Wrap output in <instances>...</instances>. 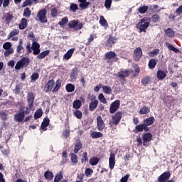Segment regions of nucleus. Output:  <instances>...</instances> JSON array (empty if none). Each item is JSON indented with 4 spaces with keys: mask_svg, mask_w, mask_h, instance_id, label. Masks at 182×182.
<instances>
[{
    "mask_svg": "<svg viewBox=\"0 0 182 182\" xmlns=\"http://www.w3.org/2000/svg\"><path fill=\"white\" fill-rule=\"evenodd\" d=\"M70 9V11H72V12H76L79 9V7H78L77 4L71 3Z\"/></svg>",
    "mask_w": 182,
    "mask_h": 182,
    "instance_id": "46",
    "label": "nucleus"
},
{
    "mask_svg": "<svg viewBox=\"0 0 182 182\" xmlns=\"http://www.w3.org/2000/svg\"><path fill=\"white\" fill-rule=\"evenodd\" d=\"M74 116L77 117V119H82V112L80 110H76L75 112H74Z\"/></svg>",
    "mask_w": 182,
    "mask_h": 182,
    "instance_id": "55",
    "label": "nucleus"
},
{
    "mask_svg": "<svg viewBox=\"0 0 182 182\" xmlns=\"http://www.w3.org/2000/svg\"><path fill=\"white\" fill-rule=\"evenodd\" d=\"M31 49L33 50V55H39L41 53V46L37 42H33Z\"/></svg>",
    "mask_w": 182,
    "mask_h": 182,
    "instance_id": "11",
    "label": "nucleus"
},
{
    "mask_svg": "<svg viewBox=\"0 0 182 182\" xmlns=\"http://www.w3.org/2000/svg\"><path fill=\"white\" fill-rule=\"evenodd\" d=\"M31 14H32V12L29 8L27 7L24 9L23 16H25V18H29V16H31Z\"/></svg>",
    "mask_w": 182,
    "mask_h": 182,
    "instance_id": "47",
    "label": "nucleus"
},
{
    "mask_svg": "<svg viewBox=\"0 0 182 182\" xmlns=\"http://www.w3.org/2000/svg\"><path fill=\"white\" fill-rule=\"evenodd\" d=\"M139 113L141 114H148V113H150V108L146 106H144L142 108H141Z\"/></svg>",
    "mask_w": 182,
    "mask_h": 182,
    "instance_id": "36",
    "label": "nucleus"
},
{
    "mask_svg": "<svg viewBox=\"0 0 182 182\" xmlns=\"http://www.w3.org/2000/svg\"><path fill=\"white\" fill-rule=\"evenodd\" d=\"M141 84L144 86H146V85H147L149 83V82H150V77H145L141 80Z\"/></svg>",
    "mask_w": 182,
    "mask_h": 182,
    "instance_id": "56",
    "label": "nucleus"
},
{
    "mask_svg": "<svg viewBox=\"0 0 182 182\" xmlns=\"http://www.w3.org/2000/svg\"><path fill=\"white\" fill-rule=\"evenodd\" d=\"M61 85H62V81H60V80H58L55 82V86L52 90L53 93H55V92H58V90L60 89Z\"/></svg>",
    "mask_w": 182,
    "mask_h": 182,
    "instance_id": "29",
    "label": "nucleus"
},
{
    "mask_svg": "<svg viewBox=\"0 0 182 182\" xmlns=\"http://www.w3.org/2000/svg\"><path fill=\"white\" fill-rule=\"evenodd\" d=\"M97 126L98 127L99 132L103 131L105 129V122H103V119L102 118V116H99L97 118Z\"/></svg>",
    "mask_w": 182,
    "mask_h": 182,
    "instance_id": "12",
    "label": "nucleus"
},
{
    "mask_svg": "<svg viewBox=\"0 0 182 182\" xmlns=\"http://www.w3.org/2000/svg\"><path fill=\"white\" fill-rule=\"evenodd\" d=\"M147 21V18H144L136 24V28L139 29V32H146V30L150 26V22Z\"/></svg>",
    "mask_w": 182,
    "mask_h": 182,
    "instance_id": "1",
    "label": "nucleus"
},
{
    "mask_svg": "<svg viewBox=\"0 0 182 182\" xmlns=\"http://www.w3.org/2000/svg\"><path fill=\"white\" fill-rule=\"evenodd\" d=\"M24 119H25V112H20L18 114H16L14 116L15 121L18 122V123H21V122H23Z\"/></svg>",
    "mask_w": 182,
    "mask_h": 182,
    "instance_id": "17",
    "label": "nucleus"
},
{
    "mask_svg": "<svg viewBox=\"0 0 182 182\" xmlns=\"http://www.w3.org/2000/svg\"><path fill=\"white\" fill-rule=\"evenodd\" d=\"M149 11V6H143L138 9V12L139 14H146Z\"/></svg>",
    "mask_w": 182,
    "mask_h": 182,
    "instance_id": "41",
    "label": "nucleus"
},
{
    "mask_svg": "<svg viewBox=\"0 0 182 182\" xmlns=\"http://www.w3.org/2000/svg\"><path fill=\"white\" fill-rule=\"evenodd\" d=\"M95 38H96V35L91 34L90 36V37L88 38L87 45H90V43H92V42H93V41L95 40Z\"/></svg>",
    "mask_w": 182,
    "mask_h": 182,
    "instance_id": "54",
    "label": "nucleus"
},
{
    "mask_svg": "<svg viewBox=\"0 0 182 182\" xmlns=\"http://www.w3.org/2000/svg\"><path fill=\"white\" fill-rule=\"evenodd\" d=\"M14 53V49L13 48H9V50H6L4 52V56L8 57L9 55H12Z\"/></svg>",
    "mask_w": 182,
    "mask_h": 182,
    "instance_id": "57",
    "label": "nucleus"
},
{
    "mask_svg": "<svg viewBox=\"0 0 182 182\" xmlns=\"http://www.w3.org/2000/svg\"><path fill=\"white\" fill-rule=\"evenodd\" d=\"M63 178V173L59 172L57 173L54 178V182H59Z\"/></svg>",
    "mask_w": 182,
    "mask_h": 182,
    "instance_id": "39",
    "label": "nucleus"
},
{
    "mask_svg": "<svg viewBox=\"0 0 182 182\" xmlns=\"http://www.w3.org/2000/svg\"><path fill=\"white\" fill-rule=\"evenodd\" d=\"M165 33L168 38H174L176 35V33H174V31H173L171 28H167L165 30Z\"/></svg>",
    "mask_w": 182,
    "mask_h": 182,
    "instance_id": "26",
    "label": "nucleus"
},
{
    "mask_svg": "<svg viewBox=\"0 0 182 182\" xmlns=\"http://www.w3.org/2000/svg\"><path fill=\"white\" fill-rule=\"evenodd\" d=\"M59 15V11H58V9L56 7H53V6H51V16L53 18H56Z\"/></svg>",
    "mask_w": 182,
    "mask_h": 182,
    "instance_id": "38",
    "label": "nucleus"
},
{
    "mask_svg": "<svg viewBox=\"0 0 182 182\" xmlns=\"http://www.w3.org/2000/svg\"><path fill=\"white\" fill-rule=\"evenodd\" d=\"M152 22L156 23L160 21V16L158 14H154L151 16Z\"/></svg>",
    "mask_w": 182,
    "mask_h": 182,
    "instance_id": "52",
    "label": "nucleus"
},
{
    "mask_svg": "<svg viewBox=\"0 0 182 182\" xmlns=\"http://www.w3.org/2000/svg\"><path fill=\"white\" fill-rule=\"evenodd\" d=\"M132 73H133V70H132V69L124 70H122L119 73H118V76L121 79H124V77H127L130 76V75H132Z\"/></svg>",
    "mask_w": 182,
    "mask_h": 182,
    "instance_id": "8",
    "label": "nucleus"
},
{
    "mask_svg": "<svg viewBox=\"0 0 182 182\" xmlns=\"http://www.w3.org/2000/svg\"><path fill=\"white\" fill-rule=\"evenodd\" d=\"M46 14H48V11L46 10V9H43L41 10L37 14V18H38L41 23H45L48 22V19L46 18Z\"/></svg>",
    "mask_w": 182,
    "mask_h": 182,
    "instance_id": "3",
    "label": "nucleus"
},
{
    "mask_svg": "<svg viewBox=\"0 0 182 182\" xmlns=\"http://www.w3.org/2000/svg\"><path fill=\"white\" fill-rule=\"evenodd\" d=\"M99 161H100V159L97 157L95 156H92L90 159V164L91 166H97V164H99Z\"/></svg>",
    "mask_w": 182,
    "mask_h": 182,
    "instance_id": "23",
    "label": "nucleus"
},
{
    "mask_svg": "<svg viewBox=\"0 0 182 182\" xmlns=\"http://www.w3.org/2000/svg\"><path fill=\"white\" fill-rule=\"evenodd\" d=\"M14 18V16L9 13L5 14L2 19L6 23V25H9L11 23V20Z\"/></svg>",
    "mask_w": 182,
    "mask_h": 182,
    "instance_id": "15",
    "label": "nucleus"
},
{
    "mask_svg": "<svg viewBox=\"0 0 182 182\" xmlns=\"http://www.w3.org/2000/svg\"><path fill=\"white\" fill-rule=\"evenodd\" d=\"M26 26H28V21L25 18H21L20 23L18 25L19 29H25Z\"/></svg>",
    "mask_w": 182,
    "mask_h": 182,
    "instance_id": "20",
    "label": "nucleus"
},
{
    "mask_svg": "<svg viewBox=\"0 0 182 182\" xmlns=\"http://www.w3.org/2000/svg\"><path fill=\"white\" fill-rule=\"evenodd\" d=\"M73 52H75V49L72 48L70 49L65 55L64 58L69 60L70 58H72V55H73Z\"/></svg>",
    "mask_w": 182,
    "mask_h": 182,
    "instance_id": "34",
    "label": "nucleus"
},
{
    "mask_svg": "<svg viewBox=\"0 0 182 182\" xmlns=\"http://www.w3.org/2000/svg\"><path fill=\"white\" fill-rule=\"evenodd\" d=\"M159 53H160V50L154 49L153 51L150 52L149 55L151 58H154V56L159 55Z\"/></svg>",
    "mask_w": 182,
    "mask_h": 182,
    "instance_id": "48",
    "label": "nucleus"
},
{
    "mask_svg": "<svg viewBox=\"0 0 182 182\" xmlns=\"http://www.w3.org/2000/svg\"><path fill=\"white\" fill-rule=\"evenodd\" d=\"M87 160H89V159L87 158V152H84L82 154V162L85 163V161H87Z\"/></svg>",
    "mask_w": 182,
    "mask_h": 182,
    "instance_id": "64",
    "label": "nucleus"
},
{
    "mask_svg": "<svg viewBox=\"0 0 182 182\" xmlns=\"http://www.w3.org/2000/svg\"><path fill=\"white\" fill-rule=\"evenodd\" d=\"M19 34V30L17 29H14L10 33L9 36L8 37L9 39H10V38H14V36H16V35Z\"/></svg>",
    "mask_w": 182,
    "mask_h": 182,
    "instance_id": "44",
    "label": "nucleus"
},
{
    "mask_svg": "<svg viewBox=\"0 0 182 182\" xmlns=\"http://www.w3.org/2000/svg\"><path fill=\"white\" fill-rule=\"evenodd\" d=\"M76 25H77V21H75V20L71 21L68 23V26L71 29H73L74 28H76Z\"/></svg>",
    "mask_w": 182,
    "mask_h": 182,
    "instance_id": "50",
    "label": "nucleus"
},
{
    "mask_svg": "<svg viewBox=\"0 0 182 182\" xmlns=\"http://www.w3.org/2000/svg\"><path fill=\"white\" fill-rule=\"evenodd\" d=\"M50 120H49V118H45L41 124V129L42 130H46V127L49 126Z\"/></svg>",
    "mask_w": 182,
    "mask_h": 182,
    "instance_id": "24",
    "label": "nucleus"
},
{
    "mask_svg": "<svg viewBox=\"0 0 182 182\" xmlns=\"http://www.w3.org/2000/svg\"><path fill=\"white\" fill-rule=\"evenodd\" d=\"M170 172H164L162 173L159 178H158L159 182H174L173 180L168 181V178H170Z\"/></svg>",
    "mask_w": 182,
    "mask_h": 182,
    "instance_id": "6",
    "label": "nucleus"
},
{
    "mask_svg": "<svg viewBox=\"0 0 182 182\" xmlns=\"http://www.w3.org/2000/svg\"><path fill=\"white\" fill-rule=\"evenodd\" d=\"M116 165V156L114 154H110L109 158V166L110 170H113L114 168V166Z\"/></svg>",
    "mask_w": 182,
    "mask_h": 182,
    "instance_id": "10",
    "label": "nucleus"
},
{
    "mask_svg": "<svg viewBox=\"0 0 182 182\" xmlns=\"http://www.w3.org/2000/svg\"><path fill=\"white\" fill-rule=\"evenodd\" d=\"M65 90L68 93H72V92H75V85L73 84H67L65 86Z\"/></svg>",
    "mask_w": 182,
    "mask_h": 182,
    "instance_id": "28",
    "label": "nucleus"
},
{
    "mask_svg": "<svg viewBox=\"0 0 182 182\" xmlns=\"http://www.w3.org/2000/svg\"><path fill=\"white\" fill-rule=\"evenodd\" d=\"M82 149V142L80 141H77L75 144L74 153H78Z\"/></svg>",
    "mask_w": 182,
    "mask_h": 182,
    "instance_id": "30",
    "label": "nucleus"
},
{
    "mask_svg": "<svg viewBox=\"0 0 182 182\" xmlns=\"http://www.w3.org/2000/svg\"><path fill=\"white\" fill-rule=\"evenodd\" d=\"M90 136L92 139H100V137H103V134L101 132L92 131L90 132Z\"/></svg>",
    "mask_w": 182,
    "mask_h": 182,
    "instance_id": "22",
    "label": "nucleus"
},
{
    "mask_svg": "<svg viewBox=\"0 0 182 182\" xmlns=\"http://www.w3.org/2000/svg\"><path fill=\"white\" fill-rule=\"evenodd\" d=\"M100 23L102 26H104L105 28H107V26H109V25H107V21L105 19V17L103 16H100Z\"/></svg>",
    "mask_w": 182,
    "mask_h": 182,
    "instance_id": "37",
    "label": "nucleus"
},
{
    "mask_svg": "<svg viewBox=\"0 0 182 182\" xmlns=\"http://www.w3.org/2000/svg\"><path fill=\"white\" fill-rule=\"evenodd\" d=\"M97 105H99V101L97 100H92L90 103V111L94 112V110H96V107H97Z\"/></svg>",
    "mask_w": 182,
    "mask_h": 182,
    "instance_id": "18",
    "label": "nucleus"
},
{
    "mask_svg": "<svg viewBox=\"0 0 182 182\" xmlns=\"http://www.w3.org/2000/svg\"><path fill=\"white\" fill-rule=\"evenodd\" d=\"M112 1L113 0H105V8H107V9H109V8H110V6H112Z\"/></svg>",
    "mask_w": 182,
    "mask_h": 182,
    "instance_id": "60",
    "label": "nucleus"
},
{
    "mask_svg": "<svg viewBox=\"0 0 182 182\" xmlns=\"http://www.w3.org/2000/svg\"><path fill=\"white\" fill-rule=\"evenodd\" d=\"M114 41L115 40L113 37H109V38L108 39L105 44V46H107V48H112V46L114 45Z\"/></svg>",
    "mask_w": 182,
    "mask_h": 182,
    "instance_id": "33",
    "label": "nucleus"
},
{
    "mask_svg": "<svg viewBox=\"0 0 182 182\" xmlns=\"http://www.w3.org/2000/svg\"><path fill=\"white\" fill-rule=\"evenodd\" d=\"M123 117V112L118 111L114 116H112L111 121L109 122L110 126H117L120 123Z\"/></svg>",
    "mask_w": 182,
    "mask_h": 182,
    "instance_id": "2",
    "label": "nucleus"
},
{
    "mask_svg": "<svg viewBox=\"0 0 182 182\" xmlns=\"http://www.w3.org/2000/svg\"><path fill=\"white\" fill-rule=\"evenodd\" d=\"M130 177V174H126L124 176H123L120 181L121 182H127L129 180V178Z\"/></svg>",
    "mask_w": 182,
    "mask_h": 182,
    "instance_id": "63",
    "label": "nucleus"
},
{
    "mask_svg": "<svg viewBox=\"0 0 182 182\" xmlns=\"http://www.w3.org/2000/svg\"><path fill=\"white\" fill-rule=\"evenodd\" d=\"M55 86V80H50L46 84L44 89L46 92V93H48V92H52V89H53V87Z\"/></svg>",
    "mask_w": 182,
    "mask_h": 182,
    "instance_id": "9",
    "label": "nucleus"
},
{
    "mask_svg": "<svg viewBox=\"0 0 182 182\" xmlns=\"http://www.w3.org/2000/svg\"><path fill=\"white\" fill-rule=\"evenodd\" d=\"M135 130H136L138 133H140L143 132V130H144V132H149V128L146 126V124H141L136 125L135 127Z\"/></svg>",
    "mask_w": 182,
    "mask_h": 182,
    "instance_id": "16",
    "label": "nucleus"
},
{
    "mask_svg": "<svg viewBox=\"0 0 182 182\" xmlns=\"http://www.w3.org/2000/svg\"><path fill=\"white\" fill-rule=\"evenodd\" d=\"M157 65V61L155 59H151L149 63V69H154Z\"/></svg>",
    "mask_w": 182,
    "mask_h": 182,
    "instance_id": "40",
    "label": "nucleus"
},
{
    "mask_svg": "<svg viewBox=\"0 0 182 182\" xmlns=\"http://www.w3.org/2000/svg\"><path fill=\"white\" fill-rule=\"evenodd\" d=\"M27 100L28 103V107H30V109H32V107H33V102L35 100V95H33V93L28 92Z\"/></svg>",
    "mask_w": 182,
    "mask_h": 182,
    "instance_id": "14",
    "label": "nucleus"
},
{
    "mask_svg": "<svg viewBox=\"0 0 182 182\" xmlns=\"http://www.w3.org/2000/svg\"><path fill=\"white\" fill-rule=\"evenodd\" d=\"M119 108H120V100H117L110 105L109 113H111V114H113L114 113H116V112H117V110H119Z\"/></svg>",
    "mask_w": 182,
    "mask_h": 182,
    "instance_id": "5",
    "label": "nucleus"
},
{
    "mask_svg": "<svg viewBox=\"0 0 182 182\" xmlns=\"http://www.w3.org/2000/svg\"><path fill=\"white\" fill-rule=\"evenodd\" d=\"M3 48H4L5 50L12 49V43H11V42L4 43L3 45Z\"/></svg>",
    "mask_w": 182,
    "mask_h": 182,
    "instance_id": "49",
    "label": "nucleus"
},
{
    "mask_svg": "<svg viewBox=\"0 0 182 182\" xmlns=\"http://www.w3.org/2000/svg\"><path fill=\"white\" fill-rule=\"evenodd\" d=\"M71 161L76 164L77 163V156L75 154H71Z\"/></svg>",
    "mask_w": 182,
    "mask_h": 182,
    "instance_id": "58",
    "label": "nucleus"
},
{
    "mask_svg": "<svg viewBox=\"0 0 182 182\" xmlns=\"http://www.w3.org/2000/svg\"><path fill=\"white\" fill-rule=\"evenodd\" d=\"M106 59H108V60H111V59H114V62L117 60H119V58H117V54L113 51L107 52L105 54Z\"/></svg>",
    "mask_w": 182,
    "mask_h": 182,
    "instance_id": "13",
    "label": "nucleus"
},
{
    "mask_svg": "<svg viewBox=\"0 0 182 182\" xmlns=\"http://www.w3.org/2000/svg\"><path fill=\"white\" fill-rule=\"evenodd\" d=\"M166 48H168V49H169V50H172V52H175V53H178V52H180L179 49L176 48L174 46H173V45L168 43H165Z\"/></svg>",
    "mask_w": 182,
    "mask_h": 182,
    "instance_id": "27",
    "label": "nucleus"
},
{
    "mask_svg": "<svg viewBox=\"0 0 182 182\" xmlns=\"http://www.w3.org/2000/svg\"><path fill=\"white\" fill-rule=\"evenodd\" d=\"M82 107V101L76 100L73 102V107L74 109H80Z\"/></svg>",
    "mask_w": 182,
    "mask_h": 182,
    "instance_id": "31",
    "label": "nucleus"
},
{
    "mask_svg": "<svg viewBox=\"0 0 182 182\" xmlns=\"http://www.w3.org/2000/svg\"><path fill=\"white\" fill-rule=\"evenodd\" d=\"M143 146L147 147L150 144L151 140L153 139V134L151 133H145L142 134Z\"/></svg>",
    "mask_w": 182,
    "mask_h": 182,
    "instance_id": "4",
    "label": "nucleus"
},
{
    "mask_svg": "<svg viewBox=\"0 0 182 182\" xmlns=\"http://www.w3.org/2000/svg\"><path fill=\"white\" fill-rule=\"evenodd\" d=\"M31 77V80H38L39 79V74L38 73H33Z\"/></svg>",
    "mask_w": 182,
    "mask_h": 182,
    "instance_id": "62",
    "label": "nucleus"
},
{
    "mask_svg": "<svg viewBox=\"0 0 182 182\" xmlns=\"http://www.w3.org/2000/svg\"><path fill=\"white\" fill-rule=\"evenodd\" d=\"M44 177H46V178H47L48 180H52V178H53V173L50 171H46L44 173Z\"/></svg>",
    "mask_w": 182,
    "mask_h": 182,
    "instance_id": "45",
    "label": "nucleus"
},
{
    "mask_svg": "<svg viewBox=\"0 0 182 182\" xmlns=\"http://www.w3.org/2000/svg\"><path fill=\"white\" fill-rule=\"evenodd\" d=\"M156 76L159 80H163L166 77V72L163 70H158Z\"/></svg>",
    "mask_w": 182,
    "mask_h": 182,
    "instance_id": "32",
    "label": "nucleus"
},
{
    "mask_svg": "<svg viewBox=\"0 0 182 182\" xmlns=\"http://www.w3.org/2000/svg\"><path fill=\"white\" fill-rule=\"evenodd\" d=\"M143 56V50H141V48L140 47L136 48L134 50V59L136 62H139L141 59V57Z\"/></svg>",
    "mask_w": 182,
    "mask_h": 182,
    "instance_id": "7",
    "label": "nucleus"
},
{
    "mask_svg": "<svg viewBox=\"0 0 182 182\" xmlns=\"http://www.w3.org/2000/svg\"><path fill=\"white\" fill-rule=\"evenodd\" d=\"M155 120L156 119H154V117H150L149 118H147L144 120V124L147 127V126H151V124L154 123Z\"/></svg>",
    "mask_w": 182,
    "mask_h": 182,
    "instance_id": "21",
    "label": "nucleus"
},
{
    "mask_svg": "<svg viewBox=\"0 0 182 182\" xmlns=\"http://www.w3.org/2000/svg\"><path fill=\"white\" fill-rule=\"evenodd\" d=\"M29 5H32V0H26L22 4V7L25 8L29 6Z\"/></svg>",
    "mask_w": 182,
    "mask_h": 182,
    "instance_id": "59",
    "label": "nucleus"
},
{
    "mask_svg": "<svg viewBox=\"0 0 182 182\" xmlns=\"http://www.w3.org/2000/svg\"><path fill=\"white\" fill-rule=\"evenodd\" d=\"M20 62L23 66H28V65H29V59L26 58H23Z\"/></svg>",
    "mask_w": 182,
    "mask_h": 182,
    "instance_id": "51",
    "label": "nucleus"
},
{
    "mask_svg": "<svg viewBox=\"0 0 182 182\" xmlns=\"http://www.w3.org/2000/svg\"><path fill=\"white\" fill-rule=\"evenodd\" d=\"M62 157L63 159V163H67L68 162V159L67 157H68V153L66 152V151H63L62 152Z\"/></svg>",
    "mask_w": 182,
    "mask_h": 182,
    "instance_id": "61",
    "label": "nucleus"
},
{
    "mask_svg": "<svg viewBox=\"0 0 182 182\" xmlns=\"http://www.w3.org/2000/svg\"><path fill=\"white\" fill-rule=\"evenodd\" d=\"M98 100L101 103H103L104 105H106L107 103V100H106V97H105V95H103L102 93H100L98 96Z\"/></svg>",
    "mask_w": 182,
    "mask_h": 182,
    "instance_id": "43",
    "label": "nucleus"
},
{
    "mask_svg": "<svg viewBox=\"0 0 182 182\" xmlns=\"http://www.w3.org/2000/svg\"><path fill=\"white\" fill-rule=\"evenodd\" d=\"M50 53V51H49V50L43 51L37 55V59H44V58H46V56H48V55H49Z\"/></svg>",
    "mask_w": 182,
    "mask_h": 182,
    "instance_id": "25",
    "label": "nucleus"
},
{
    "mask_svg": "<svg viewBox=\"0 0 182 182\" xmlns=\"http://www.w3.org/2000/svg\"><path fill=\"white\" fill-rule=\"evenodd\" d=\"M102 92L105 93V95H110L112 93V87L107 85L102 86Z\"/></svg>",
    "mask_w": 182,
    "mask_h": 182,
    "instance_id": "35",
    "label": "nucleus"
},
{
    "mask_svg": "<svg viewBox=\"0 0 182 182\" xmlns=\"http://www.w3.org/2000/svg\"><path fill=\"white\" fill-rule=\"evenodd\" d=\"M43 112L42 109H39L36 111V112L34 114V119L36 120V119H39L42 117Z\"/></svg>",
    "mask_w": 182,
    "mask_h": 182,
    "instance_id": "42",
    "label": "nucleus"
},
{
    "mask_svg": "<svg viewBox=\"0 0 182 182\" xmlns=\"http://www.w3.org/2000/svg\"><path fill=\"white\" fill-rule=\"evenodd\" d=\"M68 21H69V20L68 19V17H64V18H62V20L58 23V25H60V26H65V23H68Z\"/></svg>",
    "mask_w": 182,
    "mask_h": 182,
    "instance_id": "53",
    "label": "nucleus"
},
{
    "mask_svg": "<svg viewBox=\"0 0 182 182\" xmlns=\"http://www.w3.org/2000/svg\"><path fill=\"white\" fill-rule=\"evenodd\" d=\"M78 2L80 4H79L80 8L81 9H86L89 5H90V2H87L86 0H78Z\"/></svg>",
    "mask_w": 182,
    "mask_h": 182,
    "instance_id": "19",
    "label": "nucleus"
}]
</instances>
